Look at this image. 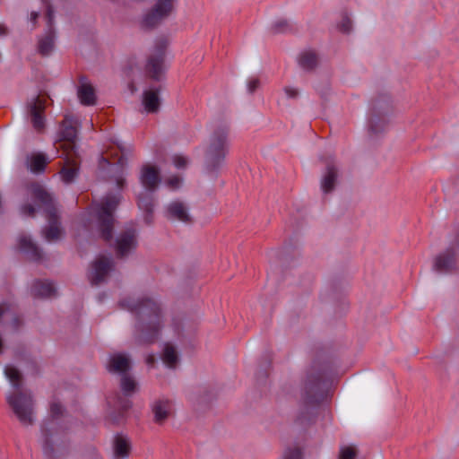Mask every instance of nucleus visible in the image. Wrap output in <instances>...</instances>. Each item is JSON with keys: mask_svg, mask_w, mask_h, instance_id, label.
I'll use <instances>...</instances> for the list:
<instances>
[{"mask_svg": "<svg viewBox=\"0 0 459 459\" xmlns=\"http://www.w3.org/2000/svg\"><path fill=\"white\" fill-rule=\"evenodd\" d=\"M119 306L135 314L134 340L137 344L149 345L156 342L161 327V308L156 300L127 297L119 301Z\"/></svg>", "mask_w": 459, "mask_h": 459, "instance_id": "nucleus-1", "label": "nucleus"}, {"mask_svg": "<svg viewBox=\"0 0 459 459\" xmlns=\"http://www.w3.org/2000/svg\"><path fill=\"white\" fill-rule=\"evenodd\" d=\"M229 128L216 127L207 141L204 150L203 173L209 180H215L222 168L228 152Z\"/></svg>", "mask_w": 459, "mask_h": 459, "instance_id": "nucleus-2", "label": "nucleus"}, {"mask_svg": "<svg viewBox=\"0 0 459 459\" xmlns=\"http://www.w3.org/2000/svg\"><path fill=\"white\" fill-rule=\"evenodd\" d=\"M29 189L32 196L45 207L48 226L42 230L43 237L48 242L59 240L63 237L64 230L60 224L58 211L52 195L38 183L31 184Z\"/></svg>", "mask_w": 459, "mask_h": 459, "instance_id": "nucleus-3", "label": "nucleus"}, {"mask_svg": "<svg viewBox=\"0 0 459 459\" xmlns=\"http://www.w3.org/2000/svg\"><path fill=\"white\" fill-rule=\"evenodd\" d=\"M5 400L22 425L28 427L35 423V400L31 391L27 389L10 391L6 394Z\"/></svg>", "mask_w": 459, "mask_h": 459, "instance_id": "nucleus-4", "label": "nucleus"}, {"mask_svg": "<svg viewBox=\"0 0 459 459\" xmlns=\"http://www.w3.org/2000/svg\"><path fill=\"white\" fill-rule=\"evenodd\" d=\"M119 393L115 394V405L118 415L109 416L113 424H119L124 420L126 413L133 407L130 397L140 390V384L132 372L119 377Z\"/></svg>", "mask_w": 459, "mask_h": 459, "instance_id": "nucleus-5", "label": "nucleus"}, {"mask_svg": "<svg viewBox=\"0 0 459 459\" xmlns=\"http://www.w3.org/2000/svg\"><path fill=\"white\" fill-rule=\"evenodd\" d=\"M121 200L120 195H108L98 206V230L100 238L106 242H112L115 219L113 212Z\"/></svg>", "mask_w": 459, "mask_h": 459, "instance_id": "nucleus-6", "label": "nucleus"}, {"mask_svg": "<svg viewBox=\"0 0 459 459\" xmlns=\"http://www.w3.org/2000/svg\"><path fill=\"white\" fill-rule=\"evenodd\" d=\"M393 104L387 92L377 93L375 96V141L384 136L391 126Z\"/></svg>", "mask_w": 459, "mask_h": 459, "instance_id": "nucleus-7", "label": "nucleus"}, {"mask_svg": "<svg viewBox=\"0 0 459 459\" xmlns=\"http://www.w3.org/2000/svg\"><path fill=\"white\" fill-rule=\"evenodd\" d=\"M118 148L122 155L119 157L117 164H111L107 158L101 155L99 160V169L100 176L105 180L114 181L119 189H123L126 184V176L128 161L124 153L125 148L122 146H118Z\"/></svg>", "mask_w": 459, "mask_h": 459, "instance_id": "nucleus-8", "label": "nucleus"}, {"mask_svg": "<svg viewBox=\"0 0 459 459\" xmlns=\"http://www.w3.org/2000/svg\"><path fill=\"white\" fill-rule=\"evenodd\" d=\"M325 396L324 373L311 368L305 377L303 384V397L308 403H318Z\"/></svg>", "mask_w": 459, "mask_h": 459, "instance_id": "nucleus-9", "label": "nucleus"}, {"mask_svg": "<svg viewBox=\"0 0 459 459\" xmlns=\"http://www.w3.org/2000/svg\"><path fill=\"white\" fill-rule=\"evenodd\" d=\"M43 452L48 459H60L70 452L69 441L66 437L43 429Z\"/></svg>", "mask_w": 459, "mask_h": 459, "instance_id": "nucleus-10", "label": "nucleus"}, {"mask_svg": "<svg viewBox=\"0 0 459 459\" xmlns=\"http://www.w3.org/2000/svg\"><path fill=\"white\" fill-rule=\"evenodd\" d=\"M169 42L166 39H160L154 46L153 53L147 59L145 73L154 81H160L164 74L165 51Z\"/></svg>", "mask_w": 459, "mask_h": 459, "instance_id": "nucleus-11", "label": "nucleus"}, {"mask_svg": "<svg viewBox=\"0 0 459 459\" xmlns=\"http://www.w3.org/2000/svg\"><path fill=\"white\" fill-rule=\"evenodd\" d=\"M175 0H155L152 8L145 14L142 26L153 29L168 18L174 9Z\"/></svg>", "mask_w": 459, "mask_h": 459, "instance_id": "nucleus-12", "label": "nucleus"}, {"mask_svg": "<svg viewBox=\"0 0 459 459\" xmlns=\"http://www.w3.org/2000/svg\"><path fill=\"white\" fill-rule=\"evenodd\" d=\"M115 268V262L111 255H100L91 263V269L88 278L92 286L105 282L111 271Z\"/></svg>", "mask_w": 459, "mask_h": 459, "instance_id": "nucleus-13", "label": "nucleus"}, {"mask_svg": "<svg viewBox=\"0 0 459 459\" xmlns=\"http://www.w3.org/2000/svg\"><path fill=\"white\" fill-rule=\"evenodd\" d=\"M137 237V230L132 227L126 228L119 232L114 242L118 258H125L136 249L138 245Z\"/></svg>", "mask_w": 459, "mask_h": 459, "instance_id": "nucleus-14", "label": "nucleus"}, {"mask_svg": "<svg viewBox=\"0 0 459 459\" xmlns=\"http://www.w3.org/2000/svg\"><path fill=\"white\" fill-rule=\"evenodd\" d=\"M45 108L46 100L39 96L32 97L26 103L28 117L33 128L39 133L43 132L46 126Z\"/></svg>", "mask_w": 459, "mask_h": 459, "instance_id": "nucleus-15", "label": "nucleus"}, {"mask_svg": "<svg viewBox=\"0 0 459 459\" xmlns=\"http://www.w3.org/2000/svg\"><path fill=\"white\" fill-rule=\"evenodd\" d=\"M61 127L62 128L59 134V147L64 149L66 152L74 151L77 135L75 121L71 116L66 115L64 121L62 122Z\"/></svg>", "mask_w": 459, "mask_h": 459, "instance_id": "nucleus-16", "label": "nucleus"}, {"mask_svg": "<svg viewBox=\"0 0 459 459\" xmlns=\"http://www.w3.org/2000/svg\"><path fill=\"white\" fill-rule=\"evenodd\" d=\"M132 359L129 354L116 352L109 356L106 368L110 374L119 377L132 372Z\"/></svg>", "mask_w": 459, "mask_h": 459, "instance_id": "nucleus-17", "label": "nucleus"}, {"mask_svg": "<svg viewBox=\"0 0 459 459\" xmlns=\"http://www.w3.org/2000/svg\"><path fill=\"white\" fill-rule=\"evenodd\" d=\"M456 248L454 246L446 248L439 254L434 262V270L438 273H452L456 265Z\"/></svg>", "mask_w": 459, "mask_h": 459, "instance_id": "nucleus-18", "label": "nucleus"}, {"mask_svg": "<svg viewBox=\"0 0 459 459\" xmlns=\"http://www.w3.org/2000/svg\"><path fill=\"white\" fill-rule=\"evenodd\" d=\"M166 216L169 220L178 221L183 223H191L193 221L187 204L178 200L168 204Z\"/></svg>", "mask_w": 459, "mask_h": 459, "instance_id": "nucleus-19", "label": "nucleus"}, {"mask_svg": "<svg viewBox=\"0 0 459 459\" xmlns=\"http://www.w3.org/2000/svg\"><path fill=\"white\" fill-rule=\"evenodd\" d=\"M140 181L144 190L155 191L160 182V171L152 165H143L141 169Z\"/></svg>", "mask_w": 459, "mask_h": 459, "instance_id": "nucleus-20", "label": "nucleus"}, {"mask_svg": "<svg viewBox=\"0 0 459 459\" xmlns=\"http://www.w3.org/2000/svg\"><path fill=\"white\" fill-rule=\"evenodd\" d=\"M18 248L30 261L39 262L44 258L42 251L30 237L20 236L18 238Z\"/></svg>", "mask_w": 459, "mask_h": 459, "instance_id": "nucleus-21", "label": "nucleus"}, {"mask_svg": "<svg viewBox=\"0 0 459 459\" xmlns=\"http://www.w3.org/2000/svg\"><path fill=\"white\" fill-rule=\"evenodd\" d=\"M77 96L82 105L92 106L96 104L95 89L85 76H81L79 79Z\"/></svg>", "mask_w": 459, "mask_h": 459, "instance_id": "nucleus-22", "label": "nucleus"}, {"mask_svg": "<svg viewBox=\"0 0 459 459\" xmlns=\"http://www.w3.org/2000/svg\"><path fill=\"white\" fill-rule=\"evenodd\" d=\"M112 449L113 459H126L131 454V441L128 437L123 434H117L114 437Z\"/></svg>", "mask_w": 459, "mask_h": 459, "instance_id": "nucleus-23", "label": "nucleus"}, {"mask_svg": "<svg viewBox=\"0 0 459 459\" xmlns=\"http://www.w3.org/2000/svg\"><path fill=\"white\" fill-rule=\"evenodd\" d=\"M153 420L157 424H163L170 415L171 402L169 399H158L152 404Z\"/></svg>", "mask_w": 459, "mask_h": 459, "instance_id": "nucleus-24", "label": "nucleus"}, {"mask_svg": "<svg viewBox=\"0 0 459 459\" xmlns=\"http://www.w3.org/2000/svg\"><path fill=\"white\" fill-rule=\"evenodd\" d=\"M142 103L144 110L148 113H157L160 110L161 99L160 89H149L143 91Z\"/></svg>", "mask_w": 459, "mask_h": 459, "instance_id": "nucleus-25", "label": "nucleus"}, {"mask_svg": "<svg viewBox=\"0 0 459 459\" xmlns=\"http://www.w3.org/2000/svg\"><path fill=\"white\" fill-rule=\"evenodd\" d=\"M48 163V158L41 152L28 154L25 160L26 168L34 174L43 173Z\"/></svg>", "mask_w": 459, "mask_h": 459, "instance_id": "nucleus-26", "label": "nucleus"}, {"mask_svg": "<svg viewBox=\"0 0 459 459\" xmlns=\"http://www.w3.org/2000/svg\"><path fill=\"white\" fill-rule=\"evenodd\" d=\"M338 169L334 164L329 162L325 168V173L321 180V187L324 193H331L335 186V183L338 178Z\"/></svg>", "mask_w": 459, "mask_h": 459, "instance_id": "nucleus-27", "label": "nucleus"}, {"mask_svg": "<svg viewBox=\"0 0 459 459\" xmlns=\"http://www.w3.org/2000/svg\"><path fill=\"white\" fill-rule=\"evenodd\" d=\"M153 192L154 191L143 189L138 195V206L142 211L147 213L145 216L147 223L151 222V214L153 211Z\"/></svg>", "mask_w": 459, "mask_h": 459, "instance_id": "nucleus-28", "label": "nucleus"}, {"mask_svg": "<svg viewBox=\"0 0 459 459\" xmlns=\"http://www.w3.org/2000/svg\"><path fill=\"white\" fill-rule=\"evenodd\" d=\"M55 37V29H47L45 35L39 39L38 51L41 56H48L53 51Z\"/></svg>", "mask_w": 459, "mask_h": 459, "instance_id": "nucleus-29", "label": "nucleus"}, {"mask_svg": "<svg viewBox=\"0 0 459 459\" xmlns=\"http://www.w3.org/2000/svg\"><path fill=\"white\" fill-rule=\"evenodd\" d=\"M4 374L9 380L13 390L23 389V376L19 368L13 365H6L4 369Z\"/></svg>", "mask_w": 459, "mask_h": 459, "instance_id": "nucleus-30", "label": "nucleus"}, {"mask_svg": "<svg viewBox=\"0 0 459 459\" xmlns=\"http://www.w3.org/2000/svg\"><path fill=\"white\" fill-rule=\"evenodd\" d=\"M31 294L36 298H48L55 294L51 282L35 281L31 286Z\"/></svg>", "mask_w": 459, "mask_h": 459, "instance_id": "nucleus-31", "label": "nucleus"}, {"mask_svg": "<svg viewBox=\"0 0 459 459\" xmlns=\"http://www.w3.org/2000/svg\"><path fill=\"white\" fill-rule=\"evenodd\" d=\"M299 64L305 70H313L318 64L316 53L311 50L304 51L299 57Z\"/></svg>", "mask_w": 459, "mask_h": 459, "instance_id": "nucleus-32", "label": "nucleus"}, {"mask_svg": "<svg viewBox=\"0 0 459 459\" xmlns=\"http://www.w3.org/2000/svg\"><path fill=\"white\" fill-rule=\"evenodd\" d=\"M161 359L169 368H175L178 362V354L176 348L169 343H166Z\"/></svg>", "mask_w": 459, "mask_h": 459, "instance_id": "nucleus-33", "label": "nucleus"}, {"mask_svg": "<svg viewBox=\"0 0 459 459\" xmlns=\"http://www.w3.org/2000/svg\"><path fill=\"white\" fill-rule=\"evenodd\" d=\"M78 166L75 161H73L72 164H67L61 170V176L63 180L65 183H71L74 181L75 177L77 176Z\"/></svg>", "mask_w": 459, "mask_h": 459, "instance_id": "nucleus-34", "label": "nucleus"}, {"mask_svg": "<svg viewBox=\"0 0 459 459\" xmlns=\"http://www.w3.org/2000/svg\"><path fill=\"white\" fill-rule=\"evenodd\" d=\"M171 161L178 169H185L190 163V159L182 154H174L171 157Z\"/></svg>", "mask_w": 459, "mask_h": 459, "instance_id": "nucleus-35", "label": "nucleus"}, {"mask_svg": "<svg viewBox=\"0 0 459 459\" xmlns=\"http://www.w3.org/2000/svg\"><path fill=\"white\" fill-rule=\"evenodd\" d=\"M282 459H303L301 449L297 446L286 448Z\"/></svg>", "mask_w": 459, "mask_h": 459, "instance_id": "nucleus-36", "label": "nucleus"}, {"mask_svg": "<svg viewBox=\"0 0 459 459\" xmlns=\"http://www.w3.org/2000/svg\"><path fill=\"white\" fill-rule=\"evenodd\" d=\"M65 413V408L64 406L56 401H54L50 404V416L53 419H58L59 417H62Z\"/></svg>", "mask_w": 459, "mask_h": 459, "instance_id": "nucleus-37", "label": "nucleus"}, {"mask_svg": "<svg viewBox=\"0 0 459 459\" xmlns=\"http://www.w3.org/2000/svg\"><path fill=\"white\" fill-rule=\"evenodd\" d=\"M351 20L348 15L343 14L341 22L338 24L339 30L344 33H350L351 30Z\"/></svg>", "mask_w": 459, "mask_h": 459, "instance_id": "nucleus-38", "label": "nucleus"}, {"mask_svg": "<svg viewBox=\"0 0 459 459\" xmlns=\"http://www.w3.org/2000/svg\"><path fill=\"white\" fill-rule=\"evenodd\" d=\"M356 455L357 453L354 447L345 446L341 448L339 459H355Z\"/></svg>", "mask_w": 459, "mask_h": 459, "instance_id": "nucleus-39", "label": "nucleus"}, {"mask_svg": "<svg viewBox=\"0 0 459 459\" xmlns=\"http://www.w3.org/2000/svg\"><path fill=\"white\" fill-rule=\"evenodd\" d=\"M47 5V12H46V18H47V29H54V10L52 5L49 3L46 4Z\"/></svg>", "mask_w": 459, "mask_h": 459, "instance_id": "nucleus-40", "label": "nucleus"}, {"mask_svg": "<svg viewBox=\"0 0 459 459\" xmlns=\"http://www.w3.org/2000/svg\"><path fill=\"white\" fill-rule=\"evenodd\" d=\"M182 181V178L178 176H172L166 180V185L171 189H178L180 187Z\"/></svg>", "mask_w": 459, "mask_h": 459, "instance_id": "nucleus-41", "label": "nucleus"}, {"mask_svg": "<svg viewBox=\"0 0 459 459\" xmlns=\"http://www.w3.org/2000/svg\"><path fill=\"white\" fill-rule=\"evenodd\" d=\"M288 28H289V23L285 20L278 21L273 26V30L275 32H283L286 30H288Z\"/></svg>", "mask_w": 459, "mask_h": 459, "instance_id": "nucleus-42", "label": "nucleus"}, {"mask_svg": "<svg viewBox=\"0 0 459 459\" xmlns=\"http://www.w3.org/2000/svg\"><path fill=\"white\" fill-rule=\"evenodd\" d=\"M260 86L258 78H252L247 82V90L250 94H253Z\"/></svg>", "mask_w": 459, "mask_h": 459, "instance_id": "nucleus-43", "label": "nucleus"}, {"mask_svg": "<svg viewBox=\"0 0 459 459\" xmlns=\"http://www.w3.org/2000/svg\"><path fill=\"white\" fill-rule=\"evenodd\" d=\"M21 212L23 214V215H28V216H31L33 217L35 215V212H36V209L34 208L33 205L31 204H23L22 207H21Z\"/></svg>", "mask_w": 459, "mask_h": 459, "instance_id": "nucleus-44", "label": "nucleus"}, {"mask_svg": "<svg viewBox=\"0 0 459 459\" xmlns=\"http://www.w3.org/2000/svg\"><path fill=\"white\" fill-rule=\"evenodd\" d=\"M284 91L289 98H297L299 96V91L292 87H285Z\"/></svg>", "mask_w": 459, "mask_h": 459, "instance_id": "nucleus-45", "label": "nucleus"}, {"mask_svg": "<svg viewBox=\"0 0 459 459\" xmlns=\"http://www.w3.org/2000/svg\"><path fill=\"white\" fill-rule=\"evenodd\" d=\"M39 16V12H31L30 14V21L31 22H33L34 24H36Z\"/></svg>", "mask_w": 459, "mask_h": 459, "instance_id": "nucleus-46", "label": "nucleus"}, {"mask_svg": "<svg viewBox=\"0 0 459 459\" xmlns=\"http://www.w3.org/2000/svg\"><path fill=\"white\" fill-rule=\"evenodd\" d=\"M22 321L18 316H14L13 318V326L14 329H17L20 325H22Z\"/></svg>", "mask_w": 459, "mask_h": 459, "instance_id": "nucleus-47", "label": "nucleus"}, {"mask_svg": "<svg viewBox=\"0 0 459 459\" xmlns=\"http://www.w3.org/2000/svg\"><path fill=\"white\" fill-rule=\"evenodd\" d=\"M155 362V357L153 355H149L147 358H146V363L149 364V365H153Z\"/></svg>", "mask_w": 459, "mask_h": 459, "instance_id": "nucleus-48", "label": "nucleus"}, {"mask_svg": "<svg viewBox=\"0 0 459 459\" xmlns=\"http://www.w3.org/2000/svg\"><path fill=\"white\" fill-rule=\"evenodd\" d=\"M7 33V29L3 25H0V35H5Z\"/></svg>", "mask_w": 459, "mask_h": 459, "instance_id": "nucleus-49", "label": "nucleus"}, {"mask_svg": "<svg viewBox=\"0 0 459 459\" xmlns=\"http://www.w3.org/2000/svg\"><path fill=\"white\" fill-rule=\"evenodd\" d=\"M3 348H4V342H3L2 337L0 336V353L3 351Z\"/></svg>", "mask_w": 459, "mask_h": 459, "instance_id": "nucleus-50", "label": "nucleus"}, {"mask_svg": "<svg viewBox=\"0 0 459 459\" xmlns=\"http://www.w3.org/2000/svg\"><path fill=\"white\" fill-rule=\"evenodd\" d=\"M42 2H43L44 4L48 3V0H42Z\"/></svg>", "mask_w": 459, "mask_h": 459, "instance_id": "nucleus-51", "label": "nucleus"}]
</instances>
